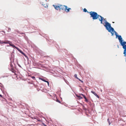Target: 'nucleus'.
Instances as JSON below:
<instances>
[{
	"mask_svg": "<svg viewBox=\"0 0 126 126\" xmlns=\"http://www.w3.org/2000/svg\"><path fill=\"white\" fill-rule=\"evenodd\" d=\"M105 23V24L104 25V26L105 27L106 29L109 32L111 33L112 36L114 34V32L117 38L119 35H118L117 33L114 31V29L111 27L110 24L107 21H106Z\"/></svg>",
	"mask_w": 126,
	"mask_h": 126,
	"instance_id": "f257e3e1",
	"label": "nucleus"
},
{
	"mask_svg": "<svg viewBox=\"0 0 126 126\" xmlns=\"http://www.w3.org/2000/svg\"><path fill=\"white\" fill-rule=\"evenodd\" d=\"M89 14L91 16V17H92L93 19L94 20L98 18L99 16H100L101 18V19L100 20V21H101V23L103 24L104 25V24L102 23L103 21H106L105 19H104V18L102 17L101 16L98 15L97 13L95 12L91 11L89 12Z\"/></svg>",
	"mask_w": 126,
	"mask_h": 126,
	"instance_id": "f03ea898",
	"label": "nucleus"
},
{
	"mask_svg": "<svg viewBox=\"0 0 126 126\" xmlns=\"http://www.w3.org/2000/svg\"><path fill=\"white\" fill-rule=\"evenodd\" d=\"M119 40V42L121 45L123 46V48L124 49V54L125 55H126V42H123L122 38L120 35H119L117 36Z\"/></svg>",
	"mask_w": 126,
	"mask_h": 126,
	"instance_id": "7ed1b4c3",
	"label": "nucleus"
},
{
	"mask_svg": "<svg viewBox=\"0 0 126 126\" xmlns=\"http://www.w3.org/2000/svg\"><path fill=\"white\" fill-rule=\"evenodd\" d=\"M53 6L54 7L55 9L57 10H59L61 11V10H65V8H67V6L58 4L55 5H53Z\"/></svg>",
	"mask_w": 126,
	"mask_h": 126,
	"instance_id": "20e7f679",
	"label": "nucleus"
},
{
	"mask_svg": "<svg viewBox=\"0 0 126 126\" xmlns=\"http://www.w3.org/2000/svg\"><path fill=\"white\" fill-rule=\"evenodd\" d=\"M80 95H82V96H83V97L85 99V102H88V100L85 95H84L83 94H80Z\"/></svg>",
	"mask_w": 126,
	"mask_h": 126,
	"instance_id": "39448f33",
	"label": "nucleus"
},
{
	"mask_svg": "<svg viewBox=\"0 0 126 126\" xmlns=\"http://www.w3.org/2000/svg\"><path fill=\"white\" fill-rule=\"evenodd\" d=\"M80 95H82V96H83V97L85 99V102H88V100L85 95H84L83 94H80Z\"/></svg>",
	"mask_w": 126,
	"mask_h": 126,
	"instance_id": "423d86ee",
	"label": "nucleus"
},
{
	"mask_svg": "<svg viewBox=\"0 0 126 126\" xmlns=\"http://www.w3.org/2000/svg\"><path fill=\"white\" fill-rule=\"evenodd\" d=\"M91 92L94 94L95 96L98 98H99V96L95 92L93 91H91Z\"/></svg>",
	"mask_w": 126,
	"mask_h": 126,
	"instance_id": "0eeeda50",
	"label": "nucleus"
},
{
	"mask_svg": "<svg viewBox=\"0 0 126 126\" xmlns=\"http://www.w3.org/2000/svg\"><path fill=\"white\" fill-rule=\"evenodd\" d=\"M9 44L10 46H12L13 47H15L16 49H17V47H16L13 44H12L11 43L10 41H9Z\"/></svg>",
	"mask_w": 126,
	"mask_h": 126,
	"instance_id": "6e6552de",
	"label": "nucleus"
},
{
	"mask_svg": "<svg viewBox=\"0 0 126 126\" xmlns=\"http://www.w3.org/2000/svg\"><path fill=\"white\" fill-rule=\"evenodd\" d=\"M65 8L64 11L66 12L67 13L69 12V11L70 10H71V9L70 8Z\"/></svg>",
	"mask_w": 126,
	"mask_h": 126,
	"instance_id": "1a4fd4ad",
	"label": "nucleus"
},
{
	"mask_svg": "<svg viewBox=\"0 0 126 126\" xmlns=\"http://www.w3.org/2000/svg\"><path fill=\"white\" fill-rule=\"evenodd\" d=\"M2 43L4 44H9V41H2Z\"/></svg>",
	"mask_w": 126,
	"mask_h": 126,
	"instance_id": "9d476101",
	"label": "nucleus"
},
{
	"mask_svg": "<svg viewBox=\"0 0 126 126\" xmlns=\"http://www.w3.org/2000/svg\"><path fill=\"white\" fill-rule=\"evenodd\" d=\"M40 79L42 81H45L46 82H47V83L48 85H49V82L48 81H46L44 79H43L41 78Z\"/></svg>",
	"mask_w": 126,
	"mask_h": 126,
	"instance_id": "9b49d317",
	"label": "nucleus"
},
{
	"mask_svg": "<svg viewBox=\"0 0 126 126\" xmlns=\"http://www.w3.org/2000/svg\"><path fill=\"white\" fill-rule=\"evenodd\" d=\"M76 96L77 97L79 98V99H82L83 98L80 95H76Z\"/></svg>",
	"mask_w": 126,
	"mask_h": 126,
	"instance_id": "f8f14e48",
	"label": "nucleus"
},
{
	"mask_svg": "<svg viewBox=\"0 0 126 126\" xmlns=\"http://www.w3.org/2000/svg\"><path fill=\"white\" fill-rule=\"evenodd\" d=\"M83 11L85 12H87L88 13H89V12H88L87 11V9L86 8H84V9Z\"/></svg>",
	"mask_w": 126,
	"mask_h": 126,
	"instance_id": "ddd939ff",
	"label": "nucleus"
},
{
	"mask_svg": "<svg viewBox=\"0 0 126 126\" xmlns=\"http://www.w3.org/2000/svg\"><path fill=\"white\" fill-rule=\"evenodd\" d=\"M21 53H22V54L23 55H24L25 56V57H26V58H27V57L26 56V55L24 53H23V52H21Z\"/></svg>",
	"mask_w": 126,
	"mask_h": 126,
	"instance_id": "4468645a",
	"label": "nucleus"
},
{
	"mask_svg": "<svg viewBox=\"0 0 126 126\" xmlns=\"http://www.w3.org/2000/svg\"><path fill=\"white\" fill-rule=\"evenodd\" d=\"M74 77L76 78V79H78V78L77 77V75L76 74H75L74 75Z\"/></svg>",
	"mask_w": 126,
	"mask_h": 126,
	"instance_id": "2eb2a0df",
	"label": "nucleus"
},
{
	"mask_svg": "<svg viewBox=\"0 0 126 126\" xmlns=\"http://www.w3.org/2000/svg\"><path fill=\"white\" fill-rule=\"evenodd\" d=\"M108 122L109 123V125H110V123L109 120V119H108Z\"/></svg>",
	"mask_w": 126,
	"mask_h": 126,
	"instance_id": "dca6fc26",
	"label": "nucleus"
},
{
	"mask_svg": "<svg viewBox=\"0 0 126 126\" xmlns=\"http://www.w3.org/2000/svg\"><path fill=\"white\" fill-rule=\"evenodd\" d=\"M32 79H35V77L34 76H32L31 77Z\"/></svg>",
	"mask_w": 126,
	"mask_h": 126,
	"instance_id": "f3484780",
	"label": "nucleus"
},
{
	"mask_svg": "<svg viewBox=\"0 0 126 126\" xmlns=\"http://www.w3.org/2000/svg\"><path fill=\"white\" fill-rule=\"evenodd\" d=\"M98 18L99 20L100 21V20L101 19V18L100 16L98 17Z\"/></svg>",
	"mask_w": 126,
	"mask_h": 126,
	"instance_id": "a211bd4d",
	"label": "nucleus"
},
{
	"mask_svg": "<svg viewBox=\"0 0 126 126\" xmlns=\"http://www.w3.org/2000/svg\"><path fill=\"white\" fill-rule=\"evenodd\" d=\"M43 125L45 126H47L44 123H43Z\"/></svg>",
	"mask_w": 126,
	"mask_h": 126,
	"instance_id": "6ab92c4d",
	"label": "nucleus"
},
{
	"mask_svg": "<svg viewBox=\"0 0 126 126\" xmlns=\"http://www.w3.org/2000/svg\"><path fill=\"white\" fill-rule=\"evenodd\" d=\"M78 79L79 81H81V80L80 79H79V78H78V79Z\"/></svg>",
	"mask_w": 126,
	"mask_h": 126,
	"instance_id": "aec40b11",
	"label": "nucleus"
},
{
	"mask_svg": "<svg viewBox=\"0 0 126 126\" xmlns=\"http://www.w3.org/2000/svg\"><path fill=\"white\" fill-rule=\"evenodd\" d=\"M81 81L82 82H83V81H82V80H81V81Z\"/></svg>",
	"mask_w": 126,
	"mask_h": 126,
	"instance_id": "412c9836",
	"label": "nucleus"
},
{
	"mask_svg": "<svg viewBox=\"0 0 126 126\" xmlns=\"http://www.w3.org/2000/svg\"><path fill=\"white\" fill-rule=\"evenodd\" d=\"M38 120L39 121H41L40 120Z\"/></svg>",
	"mask_w": 126,
	"mask_h": 126,
	"instance_id": "4be33fe9",
	"label": "nucleus"
},
{
	"mask_svg": "<svg viewBox=\"0 0 126 126\" xmlns=\"http://www.w3.org/2000/svg\"><path fill=\"white\" fill-rule=\"evenodd\" d=\"M0 96H1V97H2V95H1L0 94Z\"/></svg>",
	"mask_w": 126,
	"mask_h": 126,
	"instance_id": "5701e85b",
	"label": "nucleus"
},
{
	"mask_svg": "<svg viewBox=\"0 0 126 126\" xmlns=\"http://www.w3.org/2000/svg\"><path fill=\"white\" fill-rule=\"evenodd\" d=\"M101 92H102V90H101Z\"/></svg>",
	"mask_w": 126,
	"mask_h": 126,
	"instance_id": "b1692460",
	"label": "nucleus"
},
{
	"mask_svg": "<svg viewBox=\"0 0 126 126\" xmlns=\"http://www.w3.org/2000/svg\"><path fill=\"white\" fill-rule=\"evenodd\" d=\"M19 66H20V67H21V66H20V65H18Z\"/></svg>",
	"mask_w": 126,
	"mask_h": 126,
	"instance_id": "393cba45",
	"label": "nucleus"
},
{
	"mask_svg": "<svg viewBox=\"0 0 126 126\" xmlns=\"http://www.w3.org/2000/svg\"><path fill=\"white\" fill-rule=\"evenodd\" d=\"M58 102H60L59 101V100H58Z\"/></svg>",
	"mask_w": 126,
	"mask_h": 126,
	"instance_id": "a878e982",
	"label": "nucleus"
}]
</instances>
